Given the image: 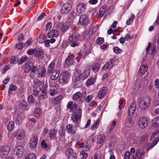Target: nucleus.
Returning a JSON list of instances; mask_svg holds the SVG:
<instances>
[{"label": "nucleus", "instance_id": "obj_1", "mask_svg": "<svg viewBox=\"0 0 159 159\" xmlns=\"http://www.w3.org/2000/svg\"><path fill=\"white\" fill-rule=\"evenodd\" d=\"M130 152H126L124 156L125 159H129L130 155H132L133 159H141L142 156V153L139 149H137L135 152V149L132 147L130 149Z\"/></svg>", "mask_w": 159, "mask_h": 159}, {"label": "nucleus", "instance_id": "obj_2", "mask_svg": "<svg viewBox=\"0 0 159 159\" xmlns=\"http://www.w3.org/2000/svg\"><path fill=\"white\" fill-rule=\"evenodd\" d=\"M150 102V98L148 97L140 99L139 102V106L140 109L144 110L147 108Z\"/></svg>", "mask_w": 159, "mask_h": 159}, {"label": "nucleus", "instance_id": "obj_3", "mask_svg": "<svg viewBox=\"0 0 159 159\" xmlns=\"http://www.w3.org/2000/svg\"><path fill=\"white\" fill-rule=\"evenodd\" d=\"M38 70V68L34 65L32 62H28L26 64L24 70L25 73H29L30 71H31V73H35Z\"/></svg>", "mask_w": 159, "mask_h": 159}, {"label": "nucleus", "instance_id": "obj_4", "mask_svg": "<svg viewBox=\"0 0 159 159\" xmlns=\"http://www.w3.org/2000/svg\"><path fill=\"white\" fill-rule=\"evenodd\" d=\"M86 93L85 92H78L74 94L72 96V99L74 101L80 100L82 102L85 99L86 96Z\"/></svg>", "mask_w": 159, "mask_h": 159}, {"label": "nucleus", "instance_id": "obj_5", "mask_svg": "<svg viewBox=\"0 0 159 159\" xmlns=\"http://www.w3.org/2000/svg\"><path fill=\"white\" fill-rule=\"evenodd\" d=\"M14 136L18 140H21L24 139L26 136V133L23 129H19L13 133Z\"/></svg>", "mask_w": 159, "mask_h": 159}, {"label": "nucleus", "instance_id": "obj_6", "mask_svg": "<svg viewBox=\"0 0 159 159\" xmlns=\"http://www.w3.org/2000/svg\"><path fill=\"white\" fill-rule=\"evenodd\" d=\"M70 73L67 72H64L62 73L59 79V82L64 84L67 83L69 80Z\"/></svg>", "mask_w": 159, "mask_h": 159}, {"label": "nucleus", "instance_id": "obj_7", "mask_svg": "<svg viewBox=\"0 0 159 159\" xmlns=\"http://www.w3.org/2000/svg\"><path fill=\"white\" fill-rule=\"evenodd\" d=\"M81 114V109L79 108L78 111H75L72 113L71 116L72 120L75 122H78L80 120Z\"/></svg>", "mask_w": 159, "mask_h": 159}, {"label": "nucleus", "instance_id": "obj_8", "mask_svg": "<svg viewBox=\"0 0 159 159\" xmlns=\"http://www.w3.org/2000/svg\"><path fill=\"white\" fill-rule=\"evenodd\" d=\"M10 151V148L7 146L2 147L0 149V157L4 158L7 156Z\"/></svg>", "mask_w": 159, "mask_h": 159}, {"label": "nucleus", "instance_id": "obj_9", "mask_svg": "<svg viewBox=\"0 0 159 159\" xmlns=\"http://www.w3.org/2000/svg\"><path fill=\"white\" fill-rule=\"evenodd\" d=\"M138 124L140 128L142 129L145 128L147 126L148 124V120L147 118L145 117L139 118Z\"/></svg>", "mask_w": 159, "mask_h": 159}, {"label": "nucleus", "instance_id": "obj_10", "mask_svg": "<svg viewBox=\"0 0 159 159\" xmlns=\"http://www.w3.org/2000/svg\"><path fill=\"white\" fill-rule=\"evenodd\" d=\"M70 25V23L66 22L64 24L59 23L57 25V28L60 29L62 32H64L69 29Z\"/></svg>", "mask_w": 159, "mask_h": 159}, {"label": "nucleus", "instance_id": "obj_11", "mask_svg": "<svg viewBox=\"0 0 159 159\" xmlns=\"http://www.w3.org/2000/svg\"><path fill=\"white\" fill-rule=\"evenodd\" d=\"M24 149L22 146L19 145L16 147L14 150V153L18 157L21 156L24 152Z\"/></svg>", "mask_w": 159, "mask_h": 159}, {"label": "nucleus", "instance_id": "obj_12", "mask_svg": "<svg viewBox=\"0 0 159 159\" xmlns=\"http://www.w3.org/2000/svg\"><path fill=\"white\" fill-rule=\"evenodd\" d=\"M71 4L69 2H66L62 6L61 11L63 14L68 13L71 9Z\"/></svg>", "mask_w": 159, "mask_h": 159}, {"label": "nucleus", "instance_id": "obj_13", "mask_svg": "<svg viewBox=\"0 0 159 159\" xmlns=\"http://www.w3.org/2000/svg\"><path fill=\"white\" fill-rule=\"evenodd\" d=\"M136 108V103L132 102L128 109V115L129 116H133L135 111Z\"/></svg>", "mask_w": 159, "mask_h": 159}, {"label": "nucleus", "instance_id": "obj_14", "mask_svg": "<svg viewBox=\"0 0 159 159\" xmlns=\"http://www.w3.org/2000/svg\"><path fill=\"white\" fill-rule=\"evenodd\" d=\"M65 154L68 159H76L75 154L74 153L71 148L68 149L66 152Z\"/></svg>", "mask_w": 159, "mask_h": 159}, {"label": "nucleus", "instance_id": "obj_15", "mask_svg": "<svg viewBox=\"0 0 159 159\" xmlns=\"http://www.w3.org/2000/svg\"><path fill=\"white\" fill-rule=\"evenodd\" d=\"M114 60L113 59H110L109 61L103 66V70L106 71H108L110 70L114 66Z\"/></svg>", "mask_w": 159, "mask_h": 159}, {"label": "nucleus", "instance_id": "obj_16", "mask_svg": "<svg viewBox=\"0 0 159 159\" xmlns=\"http://www.w3.org/2000/svg\"><path fill=\"white\" fill-rule=\"evenodd\" d=\"M80 23L82 25H85L88 24L89 19L88 16L85 14L81 15L79 19Z\"/></svg>", "mask_w": 159, "mask_h": 159}, {"label": "nucleus", "instance_id": "obj_17", "mask_svg": "<svg viewBox=\"0 0 159 159\" xmlns=\"http://www.w3.org/2000/svg\"><path fill=\"white\" fill-rule=\"evenodd\" d=\"M60 72L58 70H54L50 74V78L52 80H56L59 77Z\"/></svg>", "mask_w": 159, "mask_h": 159}, {"label": "nucleus", "instance_id": "obj_18", "mask_svg": "<svg viewBox=\"0 0 159 159\" xmlns=\"http://www.w3.org/2000/svg\"><path fill=\"white\" fill-rule=\"evenodd\" d=\"M38 140L36 137L34 136L32 138L30 142V147L31 148H35L37 145Z\"/></svg>", "mask_w": 159, "mask_h": 159}, {"label": "nucleus", "instance_id": "obj_19", "mask_svg": "<svg viewBox=\"0 0 159 159\" xmlns=\"http://www.w3.org/2000/svg\"><path fill=\"white\" fill-rule=\"evenodd\" d=\"M86 7V6L84 3H80L77 6V11L79 13H83L85 11Z\"/></svg>", "mask_w": 159, "mask_h": 159}, {"label": "nucleus", "instance_id": "obj_20", "mask_svg": "<svg viewBox=\"0 0 159 159\" xmlns=\"http://www.w3.org/2000/svg\"><path fill=\"white\" fill-rule=\"evenodd\" d=\"M106 12V9L105 7L103 6L101 7L97 13V16L98 17L101 18L103 16Z\"/></svg>", "mask_w": 159, "mask_h": 159}, {"label": "nucleus", "instance_id": "obj_21", "mask_svg": "<svg viewBox=\"0 0 159 159\" xmlns=\"http://www.w3.org/2000/svg\"><path fill=\"white\" fill-rule=\"evenodd\" d=\"M43 86V84L39 80H36L34 82L33 88L34 89H41Z\"/></svg>", "mask_w": 159, "mask_h": 159}, {"label": "nucleus", "instance_id": "obj_22", "mask_svg": "<svg viewBox=\"0 0 159 159\" xmlns=\"http://www.w3.org/2000/svg\"><path fill=\"white\" fill-rule=\"evenodd\" d=\"M148 67V66L147 64L142 65L139 69V73L142 75L144 74L147 71Z\"/></svg>", "mask_w": 159, "mask_h": 159}, {"label": "nucleus", "instance_id": "obj_23", "mask_svg": "<svg viewBox=\"0 0 159 159\" xmlns=\"http://www.w3.org/2000/svg\"><path fill=\"white\" fill-rule=\"evenodd\" d=\"M107 90V88L106 87H102L99 92L98 94V97L100 99L103 98L105 96Z\"/></svg>", "mask_w": 159, "mask_h": 159}, {"label": "nucleus", "instance_id": "obj_24", "mask_svg": "<svg viewBox=\"0 0 159 159\" xmlns=\"http://www.w3.org/2000/svg\"><path fill=\"white\" fill-rule=\"evenodd\" d=\"M80 76L81 77L80 71L78 70L75 71L72 78L73 81L76 82L78 81Z\"/></svg>", "mask_w": 159, "mask_h": 159}, {"label": "nucleus", "instance_id": "obj_25", "mask_svg": "<svg viewBox=\"0 0 159 159\" xmlns=\"http://www.w3.org/2000/svg\"><path fill=\"white\" fill-rule=\"evenodd\" d=\"M147 76H145L144 77L140 80L139 83V86L140 88L143 87L146 84L148 83L147 79Z\"/></svg>", "mask_w": 159, "mask_h": 159}, {"label": "nucleus", "instance_id": "obj_26", "mask_svg": "<svg viewBox=\"0 0 159 159\" xmlns=\"http://www.w3.org/2000/svg\"><path fill=\"white\" fill-rule=\"evenodd\" d=\"M79 38V34L77 33H74L70 37L69 41L70 42H76Z\"/></svg>", "mask_w": 159, "mask_h": 159}, {"label": "nucleus", "instance_id": "obj_27", "mask_svg": "<svg viewBox=\"0 0 159 159\" xmlns=\"http://www.w3.org/2000/svg\"><path fill=\"white\" fill-rule=\"evenodd\" d=\"M58 31L57 30H51L48 34V37L49 38L53 37H57L58 36Z\"/></svg>", "mask_w": 159, "mask_h": 159}, {"label": "nucleus", "instance_id": "obj_28", "mask_svg": "<svg viewBox=\"0 0 159 159\" xmlns=\"http://www.w3.org/2000/svg\"><path fill=\"white\" fill-rule=\"evenodd\" d=\"M46 73V69L44 67H41L39 68L38 74L39 77H43L44 76Z\"/></svg>", "mask_w": 159, "mask_h": 159}, {"label": "nucleus", "instance_id": "obj_29", "mask_svg": "<svg viewBox=\"0 0 159 159\" xmlns=\"http://www.w3.org/2000/svg\"><path fill=\"white\" fill-rule=\"evenodd\" d=\"M105 136L104 134L98 135L97 138V143L98 144L102 143L105 140Z\"/></svg>", "mask_w": 159, "mask_h": 159}, {"label": "nucleus", "instance_id": "obj_30", "mask_svg": "<svg viewBox=\"0 0 159 159\" xmlns=\"http://www.w3.org/2000/svg\"><path fill=\"white\" fill-rule=\"evenodd\" d=\"M41 114L42 110L40 108H37L35 109L34 115L36 118H39L41 116Z\"/></svg>", "mask_w": 159, "mask_h": 159}, {"label": "nucleus", "instance_id": "obj_31", "mask_svg": "<svg viewBox=\"0 0 159 159\" xmlns=\"http://www.w3.org/2000/svg\"><path fill=\"white\" fill-rule=\"evenodd\" d=\"M116 124V121H113L111 125L108 126L107 129V132L108 133H110L112 131V130L114 128Z\"/></svg>", "mask_w": 159, "mask_h": 159}, {"label": "nucleus", "instance_id": "obj_32", "mask_svg": "<svg viewBox=\"0 0 159 159\" xmlns=\"http://www.w3.org/2000/svg\"><path fill=\"white\" fill-rule=\"evenodd\" d=\"M27 102L24 100H22L20 102L19 107L22 109L25 110L27 107Z\"/></svg>", "mask_w": 159, "mask_h": 159}, {"label": "nucleus", "instance_id": "obj_33", "mask_svg": "<svg viewBox=\"0 0 159 159\" xmlns=\"http://www.w3.org/2000/svg\"><path fill=\"white\" fill-rule=\"evenodd\" d=\"M73 125L71 124L68 125L66 126L67 131L69 133L72 134H75L76 131L72 129Z\"/></svg>", "mask_w": 159, "mask_h": 159}, {"label": "nucleus", "instance_id": "obj_34", "mask_svg": "<svg viewBox=\"0 0 159 159\" xmlns=\"http://www.w3.org/2000/svg\"><path fill=\"white\" fill-rule=\"evenodd\" d=\"M152 125L155 127L159 126V117H156L153 120Z\"/></svg>", "mask_w": 159, "mask_h": 159}, {"label": "nucleus", "instance_id": "obj_35", "mask_svg": "<svg viewBox=\"0 0 159 159\" xmlns=\"http://www.w3.org/2000/svg\"><path fill=\"white\" fill-rule=\"evenodd\" d=\"M89 70L88 69L86 70L83 72L81 75V77L84 79H86L89 76Z\"/></svg>", "mask_w": 159, "mask_h": 159}, {"label": "nucleus", "instance_id": "obj_36", "mask_svg": "<svg viewBox=\"0 0 159 159\" xmlns=\"http://www.w3.org/2000/svg\"><path fill=\"white\" fill-rule=\"evenodd\" d=\"M43 53V51L40 49H35L34 51V56L35 57H39Z\"/></svg>", "mask_w": 159, "mask_h": 159}, {"label": "nucleus", "instance_id": "obj_37", "mask_svg": "<svg viewBox=\"0 0 159 159\" xmlns=\"http://www.w3.org/2000/svg\"><path fill=\"white\" fill-rule=\"evenodd\" d=\"M95 82V79L93 78H89L87 80L85 84L87 86H90L93 85Z\"/></svg>", "mask_w": 159, "mask_h": 159}, {"label": "nucleus", "instance_id": "obj_38", "mask_svg": "<svg viewBox=\"0 0 159 159\" xmlns=\"http://www.w3.org/2000/svg\"><path fill=\"white\" fill-rule=\"evenodd\" d=\"M55 65V63L53 61H52L48 65V72L49 73L53 70Z\"/></svg>", "mask_w": 159, "mask_h": 159}, {"label": "nucleus", "instance_id": "obj_39", "mask_svg": "<svg viewBox=\"0 0 159 159\" xmlns=\"http://www.w3.org/2000/svg\"><path fill=\"white\" fill-rule=\"evenodd\" d=\"M57 130L55 129H52L50 131L49 133L50 137L52 139H55L57 135Z\"/></svg>", "mask_w": 159, "mask_h": 159}, {"label": "nucleus", "instance_id": "obj_40", "mask_svg": "<svg viewBox=\"0 0 159 159\" xmlns=\"http://www.w3.org/2000/svg\"><path fill=\"white\" fill-rule=\"evenodd\" d=\"M14 128V123L13 121H11L8 124L7 129L8 131H11Z\"/></svg>", "mask_w": 159, "mask_h": 159}, {"label": "nucleus", "instance_id": "obj_41", "mask_svg": "<svg viewBox=\"0 0 159 159\" xmlns=\"http://www.w3.org/2000/svg\"><path fill=\"white\" fill-rule=\"evenodd\" d=\"M132 124V119L130 117L128 118L125 123V126L127 127H129L131 126Z\"/></svg>", "mask_w": 159, "mask_h": 159}, {"label": "nucleus", "instance_id": "obj_42", "mask_svg": "<svg viewBox=\"0 0 159 159\" xmlns=\"http://www.w3.org/2000/svg\"><path fill=\"white\" fill-rule=\"evenodd\" d=\"M100 64L99 63L95 64L93 67L92 70L94 72L96 73L99 70Z\"/></svg>", "mask_w": 159, "mask_h": 159}, {"label": "nucleus", "instance_id": "obj_43", "mask_svg": "<svg viewBox=\"0 0 159 159\" xmlns=\"http://www.w3.org/2000/svg\"><path fill=\"white\" fill-rule=\"evenodd\" d=\"M17 89L16 86L14 85L11 84L10 86L8 91V94H11L12 91H15Z\"/></svg>", "mask_w": 159, "mask_h": 159}, {"label": "nucleus", "instance_id": "obj_44", "mask_svg": "<svg viewBox=\"0 0 159 159\" xmlns=\"http://www.w3.org/2000/svg\"><path fill=\"white\" fill-rule=\"evenodd\" d=\"M135 18L134 15L133 14L131 15L130 17L126 21V24L128 25H129L133 21V20Z\"/></svg>", "mask_w": 159, "mask_h": 159}, {"label": "nucleus", "instance_id": "obj_45", "mask_svg": "<svg viewBox=\"0 0 159 159\" xmlns=\"http://www.w3.org/2000/svg\"><path fill=\"white\" fill-rule=\"evenodd\" d=\"M36 156L35 154L31 153L28 154L25 159H36Z\"/></svg>", "mask_w": 159, "mask_h": 159}, {"label": "nucleus", "instance_id": "obj_46", "mask_svg": "<svg viewBox=\"0 0 159 159\" xmlns=\"http://www.w3.org/2000/svg\"><path fill=\"white\" fill-rule=\"evenodd\" d=\"M100 120L98 119L91 126V128L92 129H95L98 128L99 123Z\"/></svg>", "mask_w": 159, "mask_h": 159}, {"label": "nucleus", "instance_id": "obj_47", "mask_svg": "<svg viewBox=\"0 0 159 159\" xmlns=\"http://www.w3.org/2000/svg\"><path fill=\"white\" fill-rule=\"evenodd\" d=\"M18 61V59L15 56L12 57L11 59L10 62L11 63L16 64Z\"/></svg>", "mask_w": 159, "mask_h": 159}, {"label": "nucleus", "instance_id": "obj_48", "mask_svg": "<svg viewBox=\"0 0 159 159\" xmlns=\"http://www.w3.org/2000/svg\"><path fill=\"white\" fill-rule=\"evenodd\" d=\"M50 93L51 95L53 96L57 94V91L53 87L51 88L50 90Z\"/></svg>", "mask_w": 159, "mask_h": 159}, {"label": "nucleus", "instance_id": "obj_49", "mask_svg": "<svg viewBox=\"0 0 159 159\" xmlns=\"http://www.w3.org/2000/svg\"><path fill=\"white\" fill-rule=\"evenodd\" d=\"M41 89H34L33 90V94L36 96L40 97V93L39 92L41 91Z\"/></svg>", "mask_w": 159, "mask_h": 159}, {"label": "nucleus", "instance_id": "obj_50", "mask_svg": "<svg viewBox=\"0 0 159 159\" xmlns=\"http://www.w3.org/2000/svg\"><path fill=\"white\" fill-rule=\"evenodd\" d=\"M28 59L27 57L24 56L21 57L19 60L18 62L19 64H21L27 60Z\"/></svg>", "mask_w": 159, "mask_h": 159}, {"label": "nucleus", "instance_id": "obj_51", "mask_svg": "<svg viewBox=\"0 0 159 159\" xmlns=\"http://www.w3.org/2000/svg\"><path fill=\"white\" fill-rule=\"evenodd\" d=\"M22 118L21 116L19 115L17 116L16 120V123L17 125H20L22 122Z\"/></svg>", "mask_w": 159, "mask_h": 159}, {"label": "nucleus", "instance_id": "obj_52", "mask_svg": "<svg viewBox=\"0 0 159 159\" xmlns=\"http://www.w3.org/2000/svg\"><path fill=\"white\" fill-rule=\"evenodd\" d=\"M159 140V138H156L155 139V140L153 141L152 143L149 146V148H152L153 147H154L157 143H158Z\"/></svg>", "mask_w": 159, "mask_h": 159}, {"label": "nucleus", "instance_id": "obj_53", "mask_svg": "<svg viewBox=\"0 0 159 159\" xmlns=\"http://www.w3.org/2000/svg\"><path fill=\"white\" fill-rule=\"evenodd\" d=\"M159 140V138H156L155 139V140L153 141L152 143L149 146V148H152L153 147H154L157 143H158Z\"/></svg>", "mask_w": 159, "mask_h": 159}, {"label": "nucleus", "instance_id": "obj_54", "mask_svg": "<svg viewBox=\"0 0 159 159\" xmlns=\"http://www.w3.org/2000/svg\"><path fill=\"white\" fill-rule=\"evenodd\" d=\"M113 50L114 52L116 54L120 53L122 52V50L117 47H114L113 49Z\"/></svg>", "mask_w": 159, "mask_h": 159}, {"label": "nucleus", "instance_id": "obj_55", "mask_svg": "<svg viewBox=\"0 0 159 159\" xmlns=\"http://www.w3.org/2000/svg\"><path fill=\"white\" fill-rule=\"evenodd\" d=\"M80 156H82V158L83 159H86L88 157V154L87 153L85 152V151L84 150L81 151L80 152Z\"/></svg>", "mask_w": 159, "mask_h": 159}, {"label": "nucleus", "instance_id": "obj_56", "mask_svg": "<svg viewBox=\"0 0 159 159\" xmlns=\"http://www.w3.org/2000/svg\"><path fill=\"white\" fill-rule=\"evenodd\" d=\"M96 43L99 44H102L104 42V40L103 38L98 37L96 40Z\"/></svg>", "mask_w": 159, "mask_h": 159}, {"label": "nucleus", "instance_id": "obj_57", "mask_svg": "<svg viewBox=\"0 0 159 159\" xmlns=\"http://www.w3.org/2000/svg\"><path fill=\"white\" fill-rule=\"evenodd\" d=\"M28 101L30 103H33L34 102V99L32 95H30L28 98Z\"/></svg>", "mask_w": 159, "mask_h": 159}, {"label": "nucleus", "instance_id": "obj_58", "mask_svg": "<svg viewBox=\"0 0 159 159\" xmlns=\"http://www.w3.org/2000/svg\"><path fill=\"white\" fill-rule=\"evenodd\" d=\"M46 88H45V87H44L40 93V97H43L45 96L46 93Z\"/></svg>", "mask_w": 159, "mask_h": 159}, {"label": "nucleus", "instance_id": "obj_59", "mask_svg": "<svg viewBox=\"0 0 159 159\" xmlns=\"http://www.w3.org/2000/svg\"><path fill=\"white\" fill-rule=\"evenodd\" d=\"M16 46L17 49H22L24 47L23 43L21 42L18 43L16 45Z\"/></svg>", "mask_w": 159, "mask_h": 159}, {"label": "nucleus", "instance_id": "obj_60", "mask_svg": "<svg viewBox=\"0 0 159 159\" xmlns=\"http://www.w3.org/2000/svg\"><path fill=\"white\" fill-rule=\"evenodd\" d=\"M32 43L31 39H30L29 40L27 41L24 44V47L26 48L28 47Z\"/></svg>", "mask_w": 159, "mask_h": 159}, {"label": "nucleus", "instance_id": "obj_61", "mask_svg": "<svg viewBox=\"0 0 159 159\" xmlns=\"http://www.w3.org/2000/svg\"><path fill=\"white\" fill-rule=\"evenodd\" d=\"M109 153L110 156L109 159H116L115 156L113 154V152L112 150H109Z\"/></svg>", "mask_w": 159, "mask_h": 159}, {"label": "nucleus", "instance_id": "obj_62", "mask_svg": "<svg viewBox=\"0 0 159 159\" xmlns=\"http://www.w3.org/2000/svg\"><path fill=\"white\" fill-rule=\"evenodd\" d=\"M41 147L44 148H46L48 147L47 144L45 143V142L44 140H43L41 142Z\"/></svg>", "mask_w": 159, "mask_h": 159}, {"label": "nucleus", "instance_id": "obj_63", "mask_svg": "<svg viewBox=\"0 0 159 159\" xmlns=\"http://www.w3.org/2000/svg\"><path fill=\"white\" fill-rule=\"evenodd\" d=\"M52 26V23L49 22L48 23L46 26V30H49L51 29Z\"/></svg>", "mask_w": 159, "mask_h": 159}, {"label": "nucleus", "instance_id": "obj_64", "mask_svg": "<svg viewBox=\"0 0 159 159\" xmlns=\"http://www.w3.org/2000/svg\"><path fill=\"white\" fill-rule=\"evenodd\" d=\"M154 84L156 88H159V80L157 79L154 81Z\"/></svg>", "mask_w": 159, "mask_h": 159}]
</instances>
